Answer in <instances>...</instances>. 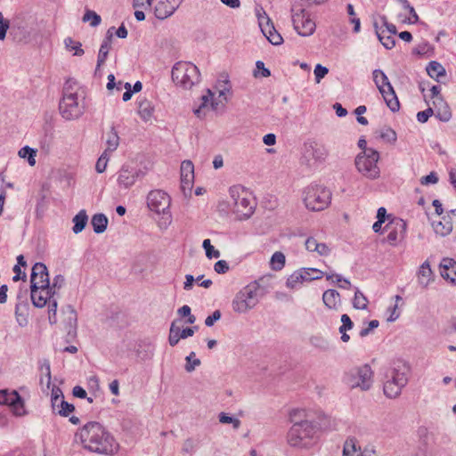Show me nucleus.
Returning a JSON list of instances; mask_svg holds the SVG:
<instances>
[{
    "label": "nucleus",
    "mask_w": 456,
    "mask_h": 456,
    "mask_svg": "<svg viewBox=\"0 0 456 456\" xmlns=\"http://www.w3.org/2000/svg\"><path fill=\"white\" fill-rule=\"evenodd\" d=\"M433 228L436 234L446 236L452 231V222L450 216H443L441 221L434 222Z\"/></svg>",
    "instance_id": "obj_24"
},
{
    "label": "nucleus",
    "mask_w": 456,
    "mask_h": 456,
    "mask_svg": "<svg viewBox=\"0 0 456 456\" xmlns=\"http://www.w3.org/2000/svg\"><path fill=\"white\" fill-rule=\"evenodd\" d=\"M372 370L368 364L352 369L347 374V383L352 388L369 390L372 385Z\"/></svg>",
    "instance_id": "obj_11"
},
{
    "label": "nucleus",
    "mask_w": 456,
    "mask_h": 456,
    "mask_svg": "<svg viewBox=\"0 0 456 456\" xmlns=\"http://www.w3.org/2000/svg\"><path fill=\"white\" fill-rule=\"evenodd\" d=\"M200 73L197 66L191 62H176L172 69V79L184 89H190L200 82Z\"/></svg>",
    "instance_id": "obj_5"
},
{
    "label": "nucleus",
    "mask_w": 456,
    "mask_h": 456,
    "mask_svg": "<svg viewBox=\"0 0 456 456\" xmlns=\"http://www.w3.org/2000/svg\"><path fill=\"white\" fill-rule=\"evenodd\" d=\"M181 175L190 176L194 175V166L191 160H183L181 164Z\"/></svg>",
    "instance_id": "obj_62"
},
{
    "label": "nucleus",
    "mask_w": 456,
    "mask_h": 456,
    "mask_svg": "<svg viewBox=\"0 0 456 456\" xmlns=\"http://www.w3.org/2000/svg\"><path fill=\"white\" fill-rule=\"evenodd\" d=\"M108 218L104 214L98 213L93 216L91 224L95 233H102L106 231L108 226Z\"/></svg>",
    "instance_id": "obj_31"
},
{
    "label": "nucleus",
    "mask_w": 456,
    "mask_h": 456,
    "mask_svg": "<svg viewBox=\"0 0 456 456\" xmlns=\"http://www.w3.org/2000/svg\"><path fill=\"white\" fill-rule=\"evenodd\" d=\"M328 155L329 151L326 146L315 140L309 139L303 144L302 159L308 166H311V160L320 163L324 162Z\"/></svg>",
    "instance_id": "obj_12"
},
{
    "label": "nucleus",
    "mask_w": 456,
    "mask_h": 456,
    "mask_svg": "<svg viewBox=\"0 0 456 456\" xmlns=\"http://www.w3.org/2000/svg\"><path fill=\"white\" fill-rule=\"evenodd\" d=\"M185 366L184 369L187 372H192L196 367L200 366L201 362L200 359L195 358V353L191 352L189 355L185 357Z\"/></svg>",
    "instance_id": "obj_47"
},
{
    "label": "nucleus",
    "mask_w": 456,
    "mask_h": 456,
    "mask_svg": "<svg viewBox=\"0 0 456 456\" xmlns=\"http://www.w3.org/2000/svg\"><path fill=\"white\" fill-rule=\"evenodd\" d=\"M289 420L292 425H295L297 422L305 423V422H314L313 420L306 419V413L305 410L301 409H293L289 412Z\"/></svg>",
    "instance_id": "obj_37"
},
{
    "label": "nucleus",
    "mask_w": 456,
    "mask_h": 456,
    "mask_svg": "<svg viewBox=\"0 0 456 456\" xmlns=\"http://www.w3.org/2000/svg\"><path fill=\"white\" fill-rule=\"evenodd\" d=\"M29 305L27 298H19L15 305V318L20 327L28 324Z\"/></svg>",
    "instance_id": "obj_20"
},
{
    "label": "nucleus",
    "mask_w": 456,
    "mask_h": 456,
    "mask_svg": "<svg viewBox=\"0 0 456 456\" xmlns=\"http://www.w3.org/2000/svg\"><path fill=\"white\" fill-rule=\"evenodd\" d=\"M433 273L428 261L424 262L419 267L418 273V281L422 288H427L432 281Z\"/></svg>",
    "instance_id": "obj_28"
},
{
    "label": "nucleus",
    "mask_w": 456,
    "mask_h": 456,
    "mask_svg": "<svg viewBox=\"0 0 456 456\" xmlns=\"http://www.w3.org/2000/svg\"><path fill=\"white\" fill-rule=\"evenodd\" d=\"M379 159L378 151L369 148L368 151L359 153L355 158V167L364 176L375 179L379 175V168L377 165Z\"/></svg>",
    "instance_id": "obj_6"
},
{
    "label": "nucleus",
    "mask_w": 456,
    "mask_h": 456,
    "mask_svg": "<svg viewBox=\"0 0 456 456\" xmlns=\"http://www.w3.org/2000/svg\"><path fill=\"white\" fill-rule=\"evenodd\" d=\"M176 8L177 6L172 4L169 0L159 1L155 6L154 13L157 19L165 20L171 16Z\"/></svg>",
    "instance_id": "obj_21"
},
{
    "label": "nucleus",
    "mask_w": 456,
    "mask_h": 456,
    "mask_svg": "<svg viewBox=\"0 0 456 456\" xmlns=\"http://www.w3.org/2000/svg\"><path fill=\"white\" fill-rule=\"evenodd\" d=\"M230 195L232 200L233 211L237 213L240 218H248L254 212L255 206L251 200L248 197V192L238 187L230 189Z\"/></svg>",
    "instance_id": "obj_10"
},
{
    "label": "nucleus",
    "mask_w": 456,
    "mask_h": 456,
    "mask_svg": "<svg viewBox=\"0 0 456 456\" xmlns=\"http://www.w3.org/2000/svg\"><path fill=\"white\" fill-rule=\"evenodd\" d=\"M310 340L314 346L318 347L322 351H327L329 349V342L322 337H313Z\"/></svg>",
    "instance_id": "obj_58"
},
{
    "label": "nucleus",
    "mask_w": 456,
    "mask_h": 456,
    "mask_svg": "<svg viewBox=\"0 0 456 456\" xmlns=\"http://www.w3.org/2000/svg\"><path fill=\"white\" fill-rule=\"evenodd\" d=\"M30 297L35 307L43 308L49 303L45 298V291L39 286H30Z\"/></svg>",
    "instance_id": "obj_26"
},
{
    "label": "nucleus",
    "mask_w": 456,
    "mask_h": 456,
    "mask_svg": "<svg viewBox=\"0 0 456 456\" xmlns=\"http://www.w3.org/2000/svg\"><path fill=\"white\" fill-rule=\"evenodd\" d=\"M410 365L403 361H395L384 373L383 391L387 397L396 398L409 381Z\"/></svg>",
    "instance_id": "obj_2"
},
{
    "label": "nucleus",
    "mask_w": 456,
    "mask_h": 456,
    "mask_svg": "<svg viewBox=\"0 0 456 456\" xmlns=\"http://www.w3.org/2000/svg\"><path fill=\"white\" fill-rule=\"evenodd\" d=\"M0 404L9 406L15 416H23L26 414L24 401L15 390L11 392L7 389L0 390Z\"/></svg>",
    "instance_id": "obj_14"
},
{
    "label": "nucleus",
    "mask_w": 456,
    "mask_h": 456,
    "mask_svg": "<svg viewBox=\"0 0 456 456\" xmlns=\"http://www.w3.org/2000/svg\"><path fill=\"white\" fill-rule=\"evenodd\" d=\"M426 70L428 76L436 79L437 82H440L441 77H445L446 75V71L444 66L436 61H431L428 64Z\"/></svg>",
    "instance_id": "obj_29"
},
{
    "label": "nucleus",
    "mask_w": 456,
    "mask_h": 456,
    "mask_svg": "<svg viewBox=\"0 0 456 456\" xmlns=\"http://www.w3.org/2000/svg\"><path fill=\"white\" fill-rule=\"evenodd\" d=\"M110 45L111 44L102 41L98 53L96 70L105 62L110 49Z\"/></svg>",
    "instance_id": "obj_45"
},
{
    "label": "nucleus",
    "mask_w": 456,
    "mask_h": 456,
    "mask_svg": "<svg viewBox=\"0 0 456 456\" xmlns=\"http://www.w3.org/2000/svg\"><path fill=\"white\" fill-rule=\"evenodd\" d=\"M59 110L60 114L66 120L77 119L86 110L84 98L79 100L77 94H64L60 101Z\"/></svg>",
    "instance_id": "obj_7"
},
{
    "label": "nucleus",
    "mask_w": 456,
    "mask_h": 456,
    "mask_svg": "<svg viewBox=\"0 0 456 456\" xmlns=\"http://www.w3.org/2000/svg\"><path fill=\"white\" fill-rule=\"evenodd\" d=\"M19 156L22 159L27 158L28 162L30 166H34L36 164V155L37 151L30 148L29 146H24L19 151Z\"/></svg>",
    "instance_id": "obj_42"
},
{
    "label": "nucleus",
    "mask_w": 456,
    "mask_h": 456,
    "mask_svg": "<svg viewBox=\"0 0 456 456\" xmlns=\"http://www.w3.org/2000/svg\"><path fill=\"white\" fill-rule=\"evenodd\" d=\"M10 35L13 40L17 42H26L29 37L26 28L20 23L12 22L11 26Z\"/></svg>",
    "instance_id": "obj_32"
},
{
    "label": "nucleus",
    "mask_w": 456,
    "mask_h": 456,
    "mask_svg": "<svg viewBox=\"0 0 456 456\" xmlns=\"http://www.w3.org/2000/svg\"><path fill=\"white\" fill-rule=\"evenodd\" d=\"M320 428L321 424L317 422H297L287 433V443L293 448L309 449L315 444Z\"/></svg>",
    "instance_id": "obj_3"
},
{
    "label": "nucleus",
    "mask_w": 456,
    "mask_h": 456,
    "mask_svg": "<svg viewBox=\"0 0 456 456\" xmlns=\"http://www.w3.org/2000/svg\"><path fill=\"white\" fill-rule=\"evenodd\" d=\"M83 22H90L92 27H97L101 24L102 18L94 11L86 10L83 18Z\"/></svg>",
    "instance_id": "obj_44"
},
{
    "label": "nucleus",
    "mask_w": 456,
    "mask_h": 456,
    "mask_svg": "<svg viewBox=\"0 0 456 456\" xmlns=\"http://www.w3.org/2000/svg\"><path fill=\"white\" fill-rule=\"evenodd\" d=\"M107 151H114L119 144V137L114 126H111L110 132L108 134L107 138Z\"/></svg>",
    "instance_id": "obj_38"
},
{
    "label": "nucleus",
    "mask_w": 456,
    "mask_h": 456,
    "mask_svg": "<svg viewBox=\"0 0 456 456\" xmlns=\"http://www.w3.org/2000/svg\"><path fill=\"white\" fill-rule=\"evenodd\" d=\"M315 82L319 84L321 80L328 74L329 69L322 64H317L314 68Z\"/></svg>",
    "instance_id": "obj_57"
},
{
    "label": "nucleus",
    "mask_w": 456,
    "mask_h": 456,
    "mask_svg": "<svg viewBox=\"0 0 456 456\" xmlns=\"http://www.w3.org/2000/svg\"><path fill=\"white\" fill-rule=\"evenodd\" d=\"M291 18L295 30L302 37L311 36L315 30V23L301 4H295L291 7Z\"/></svg>",
    "instance_id": "obj_8"
},
{
    "label": "nucleus",
    "mask_w": 456,
    "mask_h": 456,
    "mask_svg": "<svg viewBox=\"0 0 456 456\" xmlns=\"http://www.w3.org/2000/svg\"><path fill=\"white\" fill-rule=\"evenodd\" d=\"M433 103L436 108V118L442 122H448L452 118V111L447 102L443 98H438Z\"/></svg>",
    "instance_id": "obj_22"
},
{
    "label": "nucleus",
    "mask_w": 456,
    "mask_h": 456,
    "mask_svg": "<svg viewBox=\"0 0 456 456\" xmlns=\"http://www.w3.org/2000/svg\"><path fill=\"white\" fill-rule=\"evenodd\" d=\"M368 299L367 297L356 289L354 297L353 299V305L356 309L364 310L367 308Z\"/></svg>",
    "instance_id": "obj_43"
},
{
    "label": "nucleus",
    "mask_w": 456,
    "mask_h": 456,
    "mask_svg": "<svg viewBox=\"0 0 456 456\" xmlns=\"http://www.w3.org/2000/svg\"><path fill=\"white\" fill-rule=\"evenodd\" d=\"M232 305L233 311L239 314H244L253 308L251 304H249V302L244 297L241 296V293L240 291L236 294L235 297L233 298Z\"/></svg>",
    "instance_id": "obj_30"
},
{
    "label": "nucleus",
    "mask_w": 456,
    "mask_h": 456,
    "mask_svg": "<svg viewBox=\"0 0 456 456\" xmlns=\"http://www.w3.org/2000/svg\"><path fill=\"white\" fill-rule=\"evenodd\" d=\"M180 339H182L180 337V327L176 325V321H174L169 330L168 343L171 346H175Z\"/></svg>",
    "instance_id": "obj_40"
},
{
    "label": "nucleus",
    "mask_w": 456,
    "mask_h": 456,
    "mask_svg": "<svg viewBox=\"0 0 456 456\" xmlns=\"http://www.w3.org/2000/svg\"><path fill=\"white\" fill-rule=\"evenodd\" d=\"M77 86V81L73 78H69L66 80L63 89H62V95L69 94H77L74 89Z\"/></svg>",
    "instance_id": "obj_63"
},
{
    "label": "nucleus",
    "mask_w": 456,
    "mask_h": 456,
    "mask_svg": "<svg viewBox=\"0 0 456 456\" xmlns=\"http://www.w3.org/2000/svg\"><path fill=\"white\" fill-rule=\"evenodd\" d=\"M380 137L388 142H395L397 138L396 133L390 127H387L381 131Z\"/></svg>",
    "instance_id": "obj_59"
},
{
    "label": "nucleus",
    "mask_w": 456,
    "mask_h": 456,
    "mask_svg": "<svg viewBox=\"0 0 456 456\" xmlns=\"http://www.w3.org/2000/svg\"><path fill=\"white\" fill-rule=\"evenodd\" d=\"M386 228L391 229L387 234V240L391 245H395L400 240H403L406 234V223L401 218L392 219Z\"/></svg>",
    "instance_id": "obj_18"
},
{
    "label": "nucleus",
    "mask_w": 456,
    "mask_h": 456,
    "mask_svg": "<svg viewBox=\"0 0 456 456\" xmlns=\"http://www.w3.org/2000/svg\"><path fill=\"white\" fill-rule=\"evenodd\" d=\"M76 436H79L85 449L95 453L111 455L118 448L114 437L97 421L86 423Z\"/></svg>",
    "instance_id": "obj_1"
},
{
    "label": "nucleus",
    "mask_w": 456,
    "mask_h": 456,
    "mask_svg": "<svg viewBox=\"0 0 456 456\" xmlns=\"http://www.w3.org/2000/svg\"><path fill=\"white\" fill-rule=\"evenodd\" d=\"M49 273L46 265L44 263H36L30 274V286H39V288H46L49 284Z\"/></svg>",
    "instance_id": "obj_17"
},
{
    "label": "nucleus",
    "mask_w": 456,
    "mask_h": 456,
    "mask_svg": "<svg viewBox=\"0 0 456 456\" xmlns=\"http://www.w3.org/2000/svg\"><path fill=\"white\" fill-rule=\"evenodd\" d=\"M72 222L74 224L72 227V231L75 234H77L81 232L85 227L86 226V224L88 222V216L86 212V210L82 209L80 210L72 219Z\"/></svg>",
    "instance_id": "obj_33"
},
{
    "label": "nucleus",
    "mask_w": 456,
    "mask_h": 456,
    "mask_svg": "<svg viewBox=\"0 0 456 456\" xmlns=\"http://www.w3.org/2000/svg\"><path fill=\"white\" fill-rule=\"evenodd\" d=\"M108 157H107V152L104 151L101 157L98 159L97 162H96V165H95V169L98 173H103L107 167V163H108Z\"/></svg>",
    "instance_id": "obj_60"
},
{
    "label": "nucleus",
    "mask_w": 456,
    "mask_h": 456,
    "mask_svg": "<svg viewBox=\"0 0 456 456\" xmlns=\"http://www.w3.org/2000/svg\"><path fill=\"white\" fill-rule=\"evenodd\" d=\"M382 97L392 112H396L400 110V102L392 85L388 86Z\"/></svg>",
    "instance_id": "obj_25"
},
{
    "label": "nucleus",
    "mask_w": 456,
    "mask_h": 456,
    "mask_svg": "<svg viewBox=\"0 0 456 456\" xmlns=\"http://www.w3.org/2000/svg\"><path fill=\"white\" fill-rule=\"evenodd\" d=\"M440 274L451 282L456 285V262L452 258L445 257L440 264Z\"/></svg>",
    "instance_id": "obj_19"
},
{
    "label": "nucleus",
    "mask_w": 456,
    "mask_h": 456,
    "mask_svg": "<svg viewBox=\"0 0 456 456\" xmlns=\"http://www.w3.org/2000/svg\"><path fill=\"white\" fill-rule=\"evenodd\" d=\"M52 408L57 410V413L63 417H68L75 411V406L64 400L62 391L59 387H54L51 395Z\"/></svg>",
    "instance_id": "obj_16"
},
{
    "label": "nucleus",
    "mask_w": 456,
    "mask_h": 456,
    "mask_svg": "<svg viewBox=\"0 0 456 456\" xmlns=\"http://www.w3.org/2000/svg\"><path fill=\"white\" fill-rule=\"evenodd\" d=\"M373 81L381 95L385 94L391 83L387 76L381 69H374L372 72Z\"/></svg>",
    "instance_id": "obj_27"
},
{
    "label": "nucleus",
    "mask_w": 456,
    "mask_h": 456,
    "mask_svg": "<svg viewBox=\"0 0 456 456\" xmlns=\"http://www.w3.org/2000/svg\"><path fill=\"white\" fill-rule=\"evenodd\" d=\"M193 183H194V175H190V176H185V175H181V189L184 194L186 193V191L191 192Z\"/></svg>",
    "instance_id": "obj_53"
},
{
    "label": "nucleus",
    "mask_w": 456,
    "mask_h": 456,
    "mask_svg": "<svg viewBox=\"0 0 456 456\" xmlns=\"http://www.w3.org/2000/svg\"><path fill=\"white\" fill-rule=\"evenodd\" d=\"M219 421L223 424H232L234 429H238L240 426V420L239 419L229 416L224 412H221L218 416Z\"/></svg>",
    "instance_id": "obj_51"
},
{
    "label": "nucleus",
    "mask_w": 456,
    "mask_h": 456,
    "mask_svg": "<svg viewBox=\"0 0 456 456\" xmlns=\"http://www.w3.org/2000/svg\"><path fill=\"white\" fill-rule=\"evenodd\" d=\"M271 266L274 271H280L285 265V256L282 252L277 251L271 257Z\"/></svg>",
    "instance_id": "obj_41"
},
{
    "label": "nucleus",
    "mask_w": 456,
    "mask_h": 456,
    "mask_svg": "<svg viewBox=\"0 0 456 456\" xmlns=\"http://www.w3.org/2000/svg\"><path fill=\"white\" fill-rule=\"evenodd\" d=\"M379 325V322L378 320H372L368 323V327L363 328L360 330L359 336L361 338H364L368 336L374 329L378 328Z\"/></svg>",
    "instance_id": "obj_64"
},
{
    "label": "nucleus",
    "mask_w": 456,
    "mask_h": 456,
    "mask_svg": "<svg viewBox=\"0 0 456 456\" xmlns=\"http://www.w3.org/2000/svg\"><path fill=\"white\" fill-rule=\"evenodd\" d=\"M302 273H307L306 271H296L287 280V286L289 288H295L297 284L304 281V276Z\"/></svg>",
    "instance_id": "obj_46"
},
{
    "label": "nucleus",
    "mask_w": 456,
    "mask_h": 456,
    "mask_svg": "<svg viewBox=\"0 0 456 456\" xmlns=\"http://www.w3.org/2000/svg\"><path fill=\"white\" fill-rule=\"evenodd\" d=\"M57 306H58L57 300H50V303H48V313H49L50 323L56 322Z\"/></svg>",
    "instance_id": "obj_61"
},
{
    "label": "nucleus",
    "mask_w": 456,
    "mask_h": 456,
    "mask_svg": "<svg viewBox=\"0 0 456 456\" xmlns=\"http://www.w3.org/2000/svg\"><path fill=\"white\" fill-rule=\"evenodd\" d=\"M340 295L335 289H327L322 295L323 304L330 309H337Z\"/></svg>",
    "instance_id": "obj_34"
},
{
    "label": "nucleus",
    "mask_w": 456,
    "mask_h": 456,
    "mask_svg": "<svg viewBox=\"0 0 456 456\" xmlns=\"http://www.w3.org/2000/svg\"><path fill=\"white\" fill-rule=\"evenodd\" d=\"M202 247L205 249L206 256L208 259L218 258L220 256V251L215 249V248L211 245V241L209 239H206L203 240Z\"/></svg>",
    "instance_id": "obj_48"
},
{
    "label": "nucleus",
    "mask_w": 456,
    "mask_h": 456,
    "mask_svg": "<svg viewBox=\"0 0 456 456\" xmlns=\"http://www.w3.org/2000/svg\"><path fill=\"white\" fill-rule=\"evenodd\" d=\"M361 451V447H357V440L354 437H349L346 440L343 449L344 456H353V454Z\"/></svg>",
    "instance_id": "obj_39"
},
{
    "label": "nucleus",
    "mask_w": 456,
    "mask_h": 456,
    "mask_svg": "<svg viewBox=\"0 0 456 456\" xmlns=\"http://www.w3.org/2000/svg\"><path fill=\"white\" fill-rule=\"evenodd\" d=\"M213 96H214V94L210 89L207 90V94L201 96L202 103L200 104V106L198 109L194 110V114L198 118L202 117L201 116L202 110L207 106V104L208 103L209 101H212Z\"/></svg>",
    "instance_id": "obj_52"
},
{
    "label": "nucleus",
    "mask_w": 456,
    "mask_h": 456,
    "mask_svg": "<svg viewBox=\"0 0 456 456\" xmlns=\"http://www.w3.org/2000/svg\"><path fill=\"white\" fill-rule=\"evenodd\" d=\"M170 204V196L162 190H153L147 196L148 208L157 214L162 213L164 215L163 218L168 223L171 222Z\"/></svg>",
    "instance_id": "obj_9"
},
{
    "label": "nucleus",
    "mask_w": 456,
    "mask_h": 456,
    "mask_svg": "<svg viewBox=\"0 0 456 456\" xmlns=\"http://www.w3.org/2000/svg\"><path fill=\"white\" fill-rule=\"evenodd\" d=\"M69 315V330L67 333L66 342H69L77 336V313L70 305L68 306Z\"/></svg>",
    "instance_id": "obj_36"
},
{
    "label": "nucleus",
    "mask_w": 456,
    "mask_h": 456,
    "mask_svg": "<svg viewBox=\"0 0 456 456\" xmlns=\"http://www.w3.org/2000/svg\"><path fill=\"white\" fill-rule=\"evenodd\" d=\"M259 289V285L254 282L243 288L240 292L254 307L258 303Z\"/></svg>",
    "instance_id": "obj_23"
},
{
    "label": "nucleus",
    "mask_w": 456,
    "mask_h": 456,
    "mask_svg": "<svg viewBox=\"0 0 456 456\" xmlns=\"http://www.w3.org/2000/svg\"><path fill=\"white\" fill-rule=\"evenodd\" d=\"M144 175L145 173L142 169L124 164L118 172L117 182L119 187L127 190L135 183L138 178Z\"/></svg>",
    "instance_id": "obj_13"
},
{
    "label": "nucleus",
    "mask_w": 456,
    "mask_h": 456,
    "mask_svg": "<svg viewBox=\"0 0 456 456\" xmlns=\"http://www.w3.org/2000/svg\"><path fill=\"white\" fill-rule=\"evenodd\" d=\"M257 18L261 31L266 39L273 45H280L283 42L281 34L275 29L271 19L266 15L265 12L263 13L257 12Z\"/></svg>",
    "instance_id": "obj_15"
},
{
    "label": "nucleus",
    "mask_w": 456,
    "mask_h": 456,
    "mask_svg": "<svg viewBox=\"0 0 456 456\" xmlns=\"http://www.w3.org/2000/svg\"><path fill=\"white\" fill-rule=\"evenodd\" d=\"M64 44L69 50H75L74 55L82 56L85 53L81 47V43L74 41L71 37H67L64 40Z\"/></svg>",
    "instance_id": "obj_49"
},
{
    "label": "nucleus",
    "mask_w": 456,
    "mask_h": 456,
    "mask_svg": "<svg viewBox=\"0 0 456 456\" xmlns=\"http://www.w3.org/2000/svg\"><path fill=\"white\" fill-rule=\"evenodd\" d=\"M10 20L4 19L3 13L0 12V40H4L6 37L7 30L11 29Z\"/></svg>",
    "instance_id": "obj_56"
},
{
    "label": "nucleus",
    "mask_w": 456,
    "mask_h": 456,
    "mask_svg": "<svg viewBox=\"0 0 456 456\" xmlns=\"http://www.w3.org/2000/svg\"><path fill=\"white\" fill-rule=\"evenodd\" d=\"M333 277H336V282L338 283L340 289H349L351 288L352 285L349 280L343 278L339 274L326 273L327 280H331Z\"/></svg>",
    "instance_id": "obj_54"
},
{
    "label": "nucleus",
    "mask_w": 456,
    "mask_h": 456,
    "mask_svg": "<svg viewBox=\"0 0 456 456\" xmlns=\"http://www.w3.org/2000/svg\"><path fill=\"white\" fill-rule=\"evenodd\" d=\"M256 69L254 71V77H257L259 76V70L261 77H268L271 76V71L269 69L265 67V63L262 61H257L256 62Z\"/></svg>",
    "instance_id": "obj_55"
},
{
    "label": "nucleus",
    "mask_w": 456,
    "mask_h": 456,
    "mask_svg": "<svg viewBox=\"0 0 456 456\" xmlns=\"http://www.w3.org/2000/svg\"><path fill=\"white\" fill-rule=\"evenodd\" d=\"M154 112V107L150 101L142 99L138 102V113L143 120H149Z\"/></svg>",
    "instance_id": "obj_35"
},
{
    "label": "nucleus",
    "mask_w": 456,
    "mask_h": 456,
    "mask_svg": "<svg viewBox=\"0 0 456 456\" xmlns=\"http://www.w3.org/2000/svg\"><path fill=\"white\" fill-rule=\"evenodd\" d=\"M303 200L307 209L322 211L330 203L331 192L329 189L319 184H310L303 191Z\"/></svg>",
    "instance_id": "obj_4"
},
{
    "label": "nucleus",
    "mask_w": 456,
    "mask_h": 456,
    "mask_svg": "<svg viewBox=\"0 0 456 456\" xmlns=\"http://www.w3.org/2000/svg\"><path fill=\"white\" fill-rule=\"evenodd\" d=\"M377 37L386 49H392L395 45V40L393 36L387 35L386 30L379 32Z\"/></svg>",
    "instance_id": "obj_50"
}]
</instances>
